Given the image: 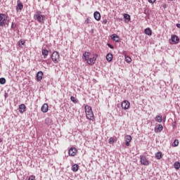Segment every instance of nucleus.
<instances>
[{"label": "nucleus", "instance_id": "obj_35", "mask_svg": "<svg viewBox=\"0 0 180 180\" xmlns=\"http://www.w3.org/2000/svg\"><path fill=\"white\" fill-rule=\"evenodd\" d=\"M102 23L103 25H106V23H108V20L106 19L103 20Z\"/></svg>", "mask_w": 180, "mask_h": 180}, {"label": "nucleus", "instance_id": "obj_20", "mask_svg": "<svg viewBox=\"0 0 180 180\" xmlns=\"http://www.w3.org/2000/svg\"><path fill=\"white\" fill-rule=\"evenodd\" d=\"M106 60H107V61L110 63V61H112V60H113V54L108 53L106 56Z\"/></svg>", "mask_w": 180, "mask_h": 180}, {"label": "nucleus", "instance_id": "obj_30", "mask_svg": "<svg viewBox=\"0 0 180 180\" xmlns=\"http://www.w3.org/2000/svg\"><path fill=\"white\" fill-rule=\"evenodd\" d=\"M25 41L24 40H20L18 43V46L22 48V46H25Z\"/></svg>", "mask_w": 180, "mask_h": 180}, {"label": "nucleus", "instance_id": "obj_21", "mask_svg": "<svg viewBox=\"0 0 180 180\" xmlns=\"http://www.w3.org/2000/svg\"><path fill=\"white\" fill-rule=\"evenodd\" d=\"M85 112L86 113H92V108L89 105L85 106Z\"/></svg>", "mask_w": 180, "mask_h": 180}, {"label": "nucleus", "instance_id": "obj_38", "mask_svg": "<svg viewBox=\"0 0 180 180\" xmlns=\"http://www.w3.org/2000/svg\"><path fill=\"white\" fill-rule=\"evenodd\" d=\"M107 46H108L110 49H113V46H112L110 44H108Z\"/></svg>", "mask_w": 180, "mask_h": 180}, {"label": "nucleus", "instance_id": "obj_24", "mask_svg": "<svg viewBox=\"0 0 180 180\" xmlns=\"http://www.w3.org/2000/svg\"><path fill=\"white\" fill-rule=\"evenodd\" d=\"M155 157H156L157 160H161V158H162V153H161V152H158V153L155 154Z\"/></svg>", "mask_w": 180, "mask_h": 180}, {"label": "nucleus", "instance_id": "obj_33", "mask_svg": "<svg viewBox=\"0 0 180 180\" xmlns=\"http://www.w3.org/2000/svg\"><path fill=\"white\" fill-rule=\"evenodd\" d=\"M28 180H36V176L34 175H31L29 178Z\"/></svg>", "mask_w": 180, "mask_h": 180}, {"label": "nucleus", "instance_id": "obj_4", "mask_svg": "<svg viewBox=\"0 0 180 180\" xmlns=\"http://www.w3.org/2000/svg\"><path fill=\"white\" fill-rule=\"evenodd\" d=\"M51 60L55 64H58L60 63V53L57 51L53 52Z\"/></svg>", "mask_w": 180, "mask_h": 180}, {"label": "nucleus", "instance_id": "obj_34", "mask_svg": "<svg viewBox=\"0 0 180 180\" xmlns=\"http://www.w3.org/2000/svg\"><path fill=\"white\" fill-rule=\"evenodd\" d=\"M90 22H91V20H89V18H86V20H85L86 25H89V23H90Z\"/></svg>", "mask_w": 180, "mask_h": 180}, {"label": "nucleus", "instance_id": "obj_25", "mask_svg": "<svg viewBox=\"0 0 180 180\" xmlns=\"http://www.w3.org/2000/svg\"><path fill=\"white\" fill-rule=\"evenodd\" d=\"M42 56H44V58H46L47 56H49V51L46 49L42 50Z\"/></svg>", "mask_w": 180, "mask_h": 180}, {"label": "nucleus", "instance_id": "obj_39", "mask_svg": "<svg viewBox=\"0 0 180 180\" xmlns=\"http://www.w3.org/2000/svg\"><path fill=\"white\" fill-rule=\"evenodd\" d=\"M176 27L180 28V24H176Z\"/></svg>", "mask_w": 180, "mask_h": 180}, {"label": "nucleus", "instance_id": "obj_9", "mask_svg": "<svg viewBox=\"0 0 180 180\" xmlns=\"http://www.w3.org/2000/svg\"><path fill=\"white\" fill-rule=\"evenodd\" d=\"M132 138L130 135H127L124 136L125 146L129 147L130 146V143L131 142Z\"/></svg>", "mask_w": 180, "mask_h": 180}, {"label": "nucleus", "instance_id": "obj_13", "mask_svg": "<svg viewBox=\"0 0 180 180\" xmlns=\"http://www.w3.org/2000/svg\"><path fill=\"white\" fill-rule=\"evenodd\" d=\"M18 110L20 113L25 112L26 111V105L25 104L20 105Z\"/></svg>", "mask_w": 180, "mask_h": 180}, {"label": "nucleus", "instance_id": "obj_27", "mask_svg": "<svg viewBox=\"0 0 180 180\" xmlns=\"http://www.w3.org/2000/svg\"><path fill=\"white\" fill-rule=\"evenodd\" d=\"M178 146H179V141L178 139H176L173 142L172 146L173 147H178Z\"/></svg>", "mask_w": 180, "mask_h": 180}, {"label": "nucleus", "instance_id": "obj_14", "mask_svg": "<svg viewBox=\"0 0 180 180\" xmlns=\"http://www.w3.org/2000/svg\"><path fill=\"white\" fill-rule=\"evenodd\" d=\"M43 79V72L39 71L37 74V81H41Z\"/></svg>", "mask_w": 180, "mask_h": 180}, {"label": "nucleus", "instance_id": "obj_5", "mask_svg": "<svg viewBox=\"0 0 180 180\" xmlns=\"http://www.w3.org/2000/svg\"><path fill=\"white\" fill-rule=\"evenodd\" d=\"M140 162L142 165L148 166L150 165V161L147 159V157L144 155H140Z\"/></svg>", "mask_w": 180, "mask_h": 180}, {"label": "nucleus", "instance_id": "obj_12", "mask_svg": "<svg viewBox=\"0 0 180 180\" xmlns=\"http://www.w3.org/2000/svg\"><path fill=\"white\" fill-rule=\"evenodd\" d=\"M110 37H111L112 40H113L114 41H116L117 43L120 41V38L116 34H112L110 36Z\"/></svg>", "mask_w": 180, "mask_h": 180}, {"label": "nucleus", "instance_id": "obj_18", "mask_svg": "<svg viewBox=\"0 0 180 180\" xmlns=\"http://www.w3.org/2000/svg\"><path fill=\"white\" fill-rule=\"evenodd\" d=\"M86 119H89V120H94L95 119V116L94 115V113H88L86 114Z\"/></svg>", "mask_w": 180, "mask_h": 180}, {"label": "nucleus", "instance_id": "obj_40", "mask_svg": "<svg viewBox=\"0 0 180 180\" xmlns=\"http://www.w3.org/2000/svg\"><path fill=\"white\" fill-rule=\"evenodd\" d=\"M49 120V119H46V120H45V122H46V123H47V121Z\"/></svg>", "mask_w": 180, "mask_h": 180}, {"label": "nucleus", "instance_id": "obj_36", "mask_svg": "<svg viewBox=\"0 0 180 180\" xmlns=\"http://www.w3.org/2000/svg\"><path fill=\"white\" fill-rule=\"evenodd\" d=\"M11 27H12V29H15V27H16V23L13 22L11 25Z\"/></svg>", "mask_w": 180, "mask_h": 180}, {"label": "nucleus", "instance_id": "obj_7", "mask_svg": "<svg viewBox=\"0 0 180 180\" xmlns=\"http://www.w3.org/2000/svg\"><path fill=\"white\" fill-rule=\"evenodd\" d=\"M121 108L124 109V110H127L129 108H130V102L127 100H124L122 103H121Z\"/></svg>", "mask_w": 180, "mask_h": 180}, {"label": "nucleus", "instance_id": "obj_10", "mask_svg": "<svg viewBox=\"0 0 180 180\" xmlns=\"http://www.w3.org/2000/svg\"><path fill=\"white\" fill-rule=\"evenodd\" d=\"M22 9H23V4H22V2H20V0H18L16 11L17 12H19V11H22Z\"/></svg>", "mask_w": 180, "mask_h": 180}, {"label": "nucleus", "instance_id": "obj_28", "mask_svg": "<svg viewBox=\"0 0 180 180\" xmlns=\"http://www.w3.org/2000/svg\"><path fill=\"white\" fill-rule=\"evenodd\" d=\"M174 167L175 169H179L180 168V162H175L174 164Z\"/></svg>", "mask_w": 180, "mask_h": 180}, {"label": "nucleus", "instance_id": "obj_6", "mask_svg": "<svg viewBox=\"0 0 180 180\" xmlns=\"http://www.w3.org/2000/svg\"><path fill=\"white\" fill-rule=\"evenodd\" d=\"M170 44H178L179 43V37L176 35H172L171 39H169Z\"/></svg>", "mask_w": 180, "mask_h": 180}, {"label": "nucleus", "instance_id": "obj_19", "mask_svg": "<svg viewBox=\"0 0 180 180\" xmlns=\"http://www.w3.org/2000/svg\"><path fill=\"white\" fill-rule=\"evenodd\" d=\"M79 169V166L77 164H75L72 166V171L73 172H77Z\"/></svg>", "mask_w": 180, "mask_h": 180}, {"label": "nucleus", "instance_id": "obj_1", "mask_svg": "<svg viewBox=\"0 0 180 180\" xmlns=\"http://www.w3.org/2000/svg\"><path fill=\"white\" fill-rule=\"evenodd\" d=\"M83 57L85 60V61H86L87 64H89V65H94V64H95V63H96V58H98V57H99V56H98V54H94L93 57H91V53L89 52H85L83 54Z\"/></svg>", "mask_w": 180, "mask_h": 180}, {"label": "nucleus", "instance_id": "obj_16", "mask_svg": "<svg viewBox=\"0 0 180 180\" xmlns=\"http://www.w3.org/2000/svg\"><path fill=\"white\" fill-rule=\"evenodd\" d=\"M163 129H164V127H162V124H158V127H156L155 129V133H160V132L162 131Z\"/></svg>", "mask_w": 180, "mask_h": 180}, {"label": "nucleus", "instance_id": "obj_26", "mask_svg": "<svg viewBox=\"0 0 180 180\" xmlns=\"http://www.w3.org/2000/svg\"><path fill=\"white\" fill-rule=\"evenodd\" d=\"M155 120H156V122H158V123H161V122H162V116L158 115V116L155 117Z\"/></svg>", "mask_w": 180, "mask_h": 180}, {"label": "nucleus", "instance_id": "obj_3", "mask_svg": "<svg viewBox=\"0 0 180 180\" xmlns=\"http://www.w3.org/2000/svg\"><path fill=\"white\" fill-rule=\"evenodd\" d=\"M34 19L37 20L39 23L44 22V15H41V11H37L36 14L34 15Z\"/></svg>", "mask_w": 180, "mask_h": 180}, {"label": "nucleus", "instance_id": "obj_31", "mask_svg": "<svg viewBox=\"0 0 180 180\" xmlns=\"http://www.w3.org/2000/svg\"><path fill=\"white\" fill-rule=\"evenodd\" d=\"M125 61L126 63H131V58L129 56H125Z\"/></svg>", "mask_w": 180, "mask_h": 180}, {"label": "nucleus", "instance_id": "obj_32", "mask_svg": "<svg viewBox=\"0 0 180 180\" xmlns=\"http://www.w3.org/2000/svg\"><path fill=\"white\" fill-rule=\"evenodd\" d=\"M70 101H72V102H73V103H77V98L74 96L70 97Z\"/></svg>", "mask_w": 180, "mask_h": 180}, {"label": "nucleus", "instance_id": "obj_23", "mask_svg": "<svg viewBox=\"0 0 180 180\" xmlns=\"http://www.w3.org/2000/svg\"><path fill=\"white\" fill-rule=\"evenodd\" d=\"M124 18L125 19L126 22H129V21L130 20V15L127 13L124 14Z\"/></svg>", "mask_w": 180, "mask_h": 180}, {"label": "nucleus", "instance_id": "obj_2", "mask_svg": "<svg viewBox=\"0 0 180 180\" xmlns=\"http://www.w3.org/2000/svg\"><path fill=\"white\" fill-rule=\"evenodd\" d=\"M8 17L4 13H0V26L4 27L8 23Z\"/></svg>", "mask_w": 180, "mask_h": 180}, {"label": "nucleus", "instance_id": "obj_17", "mask_svg": "<svg viewBox=\"0 0 180 180\" xmlns=\"http://www.w3.org/2000/svg\"><path fill=\"white\" fill-rule=\"evenodd\" d=\"M94 16L96 20H101V13L99 12L98 11L94 12Z\"/></svg>", "mask_w": 180, "mask_h": 180}, {"label": "nucleus", "instance_id": "obj_29", "mask_svg": "<svg viewBox=\"0 0 180 180\" xmlns=\"http://www.w3.org/2000/svg\"><path fill=\"white\" fill-rule=\"evenodd\" d=\"M0 84L4 85V84H6V79L4 77L0 78Z\"/></svg>", "mask_w": 180, "mask_h": 180}, {"label": "nucleus", "instance_id": "obj_22", "mask_svg": "<svg viewBox=\"0 0 180 180\" xmlns=\"http://www.w3.org/2000/svg\"><path fill=\"white\" fill-rule=\"evenodd\" d=\"M117 141V139L116 138L110 137L108 140L109 144H115Z\"/></svg>", "mask_w": 180, "mask_h": 180}, {"label": "nucleus", "instance_id": "obj_8", "mask_svg": "<svg viewBox=\"0 0 180 180\" xmlns=\"http://www.w3.org/2000/svg\"><path fill=\"white\" fill-rule=\"evenodd\" d=\"M77 153H78V150L74 147L70 148L68 150V154L70 157H75Z\"/></svg>", "mask_w": 180, "mask_h": 180}, {"label": "nucleus", "instance_id": "obj_37", "mask_svg": "<svg viewBox=\"0 0 180 180\" xmlns=\"http://www.w3.org/2000/svg\"><path fill=\"white\" fill-rule=\"evenodd\" d=\"M148 2L150 4H154V2H155V0H148Z\"/></svg>", "mask_w": 180, "mask_h": 180}, {"label": "nucleus", "instance_id": "obj_15", "mask_svg": "<svg viewBox=\"0 0 180 180\" xmlns=\"http://www.w3.org/2000/svg\"><path fill=\"white\" fill-rule=\"evenodd\" d=\"M144 33L145 34H147V36H151V34H153V30H151V28L148 27L145 29Z\"/></svg>", "mask_w": 180, "mask_h": 180}, {"label": "nucleus", "instance_id": "obj_11", "mask_svg": "<svg viewBox=\"0 0 180 180\" xmlns=\"http://www.w3.org/2000/svg\"><path fill=\"white\" fill-rule=\"evenodd\" d=\"M41 112H43V113H47V112H49V104L44 103L41 106Z\"/></svg>", "mask_w": 180, "mask_h": 180}]
</instances>
